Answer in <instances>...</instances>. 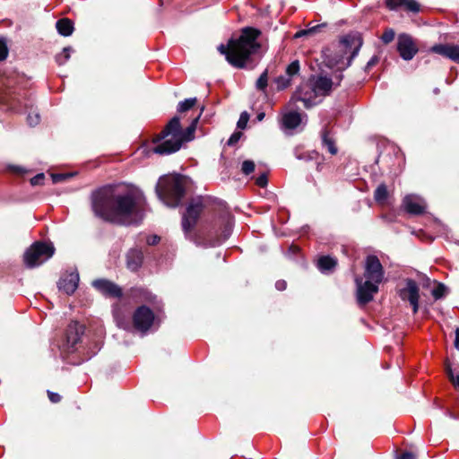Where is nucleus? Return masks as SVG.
Returning a JSON list of instances; mask_svg holds the SVG:
<instances>
[{
    "mask_svg": "<svg viewBox=\"0 0 459 459\" xmlns=\"http://www.w3.org/2000/svg\"><path fill=\"white\" fill-rule=\"evenodd\" d=\"M195 103H196L195 98L185 100L184 101H182L178 104V111L185 112V111L190 109L191 108H193L195 105Z\"/></svg>",
    "mask_w": 459,
    "mask_h": 459,
    "instance_id": "a878e982",
    "label": "nucleus"
},
{
    "mask_svg": "<svg viewBox=\"0 0 459 459\" xmlns=\"http://www.w3.org/2000/svg\"><path fill=\"white\" fill-rule=\"evenodd\" d=\"M397 50L404 60H411L418 52V47L408 34H401L397 40Z\"/></svg>",
    "mask_w": 459,
    "mask_h": 459,
    "instance_id": "9b49d317",
    "label": "nucleus"
},
{
    "mask_svg": "<svg viewBox=\"0 0 459 459\" xmlns=\"http://www.w3.org/2000/svg\"><path fill=\"white\" fill-rule=\"evenodd\" d=\"M264 113H260V114H258V116H257V119H258L259 121H262V120L264 119Z\"/></svg>",
    "mask_w": 459,
    "mask_h": 459,
    "instance_id": "603ef678",
    "label": "nucleus"
},
{
    "mask_svg": "<svg viewBox=\"0 0 459 459\" xmlns=\"http://www.w3.org/2000/svg\"><path fill=\"white\" fill-rule=\"evenodd\" d=\"M364 277L356 278L357 299L359 304H367L373 299L374 295L378 291V285L384 278V271L379 259L375 255H369L366 259Z\"/></svg>",
    "mask_w": 459,
    "mask_h": 459,
    "instance_id": "20e7f679",
    "label": "nucleus"
},
{
    "mask_svg": "<svg viewBox=\"0 0 459 459\" xmlns=\"http://www.w3.org/2000/svg\"><path fill=\"white\" fill-rule=\"evenodd\" d=\"M336 264V260L330 256H322L318 260V267L322 272L332 270Z\"/></svg>",
    "mask_w": 459,
    "mask_h": 459,
    "instance_id": "b1692460",
    "label": "nucleus"
},
{
    "mask_svg": "<svg viewBox=\"0 0 459 459\" xmlns=\"http://www.w3.org/2000/svg\"><path fill=\"white\" fill-rule=\"evenodd\" d=\"M241 169L244 174L248 175L255 170V163L252 160H245Z\"/></svg>",
    "mask_w": 459,
    "mask_h": 459,
    "instance_id": "c756f323",
    "label": "nucleus"
},
{
    "mask_svg": "<svg viewBox=\"0 0 459 459\" xmlns=\"http://www.w3.org/2000/svg\"><path fill=\"white\" fill-rule=\"evenodd\" d=\"M299 71V64L298 61H294L291 64H290L286 69V73L288 75V78L290 79L291 76L297 74Z\"/></svg>",
    "mask_w": 459,
    "mask_h": 459,
    "instance_id": "cd10ccee",
    "label": "nucleus"
},
{
    "mask_svg": "<svg viewBox=\"0 0 459 459\" xmlns=\"http://www.w3.org/2000/svg\"><path fill=\"white\" fill-rule=\"evenodd\" d=\"M153 320L152 311L145 306L140 307L133 316L134 326L141 332H146L152 325Z\"/></svg>",
    "mask_w": 459,
    "mask_h": 459,
    "instance_id": "9d476101",
    "label": "nucleus"
},
{
    "mask_svg": "<svg viewBox=\"0 0 459 459\" xmlns=\"http://www.w3.org/2000/svg\"><path fill=\"white\" fill-rule=\"evenodd\" d=\"M8 56V48L6 42L0 39V61L6 59Z\"/></svg>",
    "mask_w": 459,
    "mask_h": 459,
    "instance_id": "72a5a7b5",
    "label": "nucleus"
},
{
    "mask_svg": "<svg viewBox=\"0 0 459 459\" xmlns=\"http://www.w3.org/2000/svg\"><path fill=\"white\" fill-rule=\"evenodd\" d=\"M127 267L135 271L142 264L143 261V254L139 250H131L127 254Z\"/></svg>",
    "mask_w": 459,
    "mask_h": 459,
    "instance_id": "aec40b11",
    "label": "nucleus"
},
{
    "mask_svg": "<svg viewBox=\"0 0 459 459\" xmlns=\"http://www.w3.org/2000/svg\"><path fill=\"white\" fill-rule=\"evenodd\" d=\"M159 240H160V238L158 236H152V237L148 238L147 243L149 245H155L158 243Z\"/></svg>",
    "mask_w": 459,
    "mask_h": 459,
    "instance_id": "a18cd8bd",
    "label": "nucleus"
},
{
    "mask_svg": "<svg viewBox=\"0 0 459 459\" xmlns=\"http://www.w3.org/2000/svg\"><path fill=\"white\" fill-rule=\"evenodd\" d=\"M241 136V133H234L229 139L228 144L232 145L236 143Z\"/></svg>",
    "mask_w": 459,
    "mask_h": 459,
    "instance_id": "79ce46f5",
    "label": "nucleus"
},
{
    "mask_svg": "<svg viewBox=\"0 0 459 459\" xmlns=\"http://www.w3.org/2000/svg\"><path fill=\"white\" fill-rule=\"evenodd\" d=\"M79 282V274L76 272L65 273L58 281V289L67 295L73 294Z\"/></svg>",
    "mask_w": 459,
    "mask_h": 459,
    "instance_id": "dca6fc26",
    "label": "nucleus"
},
{
    "mask_svg": "<svg viewBox=\"0 0 459 459\" xmlns=\"http://www.w3.org/2000/svg\"><path fill=\"white\" fill-rule=\"evenodd\" d=\"M309 87H313L309 81L302 83L292 97V100L302 101L307 108L320 102L321 100L318 95H314V92Z\"/></svg>",
    "mask_w": 459,
    "mask_h": 459,
    "instance_id": "1a4fd4ad",
    "label": "nucleus"
},
{
    "mask_svg": "<svg viewBox=\"0 0 459 459\" xmlns=\"http://www.w3.org/2000/svg\"><path fill=\"white\" fill-rule=\"evenodd\" d=\"M199 117L200 115L193 120L185 132L182 131L179 117H174L154 139L155 146L152 148V152L168 155L178 152L183 142L191 141L194 138Z\"/></svg>",
    "mask_w": 459,
    "mask_h": 459,
    "instance_id": "7ed1b4c3",
    "label": "nucleus"
},
{
    "mask_svg": "<svg viewBox=\"0 0 459 459\" xmlns=\"http://www.w3.org/2000/svg\"><path fill=\"white\" fill-rule=\"evenodd\" d=\"M287 283L284 281H278L276 282V288L279 290H284L286 289Z\"/></svg>",
    "mask_w": 459,
    "mask_h": 459,
    "instance_id": "c03bdc74",
    "label": "nucleus"
},
{
    "mask_svg": "<svg viewBox=\"0 0 459 459\" xmlns=\"http://www.w3.org/2000/svg\"><path fill=\"white\" fill-rule=\"evenodd\" d=\"M401 298L403 300H408L412 307L413 313L418 311L419 307V288L415 281H407L406 287L401 290Z\"/></svg>",
    "mask_w": 459,
    "mask_h": 459,
    "instance_id": "ddd939ff",
    "label": "nucleus"
},
{
    "mask_svg": "<svg viewBox=\"0 0 459 459\" xmlns=\"http://www.w3.org/2000/svg\"><path fill=\"white\" fill-rule=\"evenodd\" d=\"M318 29H319V26H315V27H312V28H310L308 30H304L299 31V32L296 33L295 37L299 38V37H301V36H304V35L313 34Z\"/></svg>",
    "mask_w": 459,
    "mask_h": 459,
    "instance_id": "4c0bfd02",
    "label": "nucleus"
},
{
    "mask_svg": "<svg viewBox=\"0 0 459 459\" xmlns=\"http://www.w3.org/2000/svg\"><path fill=\"white\" fill-rule=\"evenodd\" d=\"M92 285L100 293L108 297L117 298L122 294L121 289L108 280H96L92 282Z\"/></svg>",
    "mask_w": 459,
    "mask_h": 459,
    "instance_id": "f3484780",
    "label": "nucleus"
},
{
    "mask_svg": "<svg viewBox=\"0 0 459 459\" xmlns=\"http://www.w3.org/2000/svg\"><path fill=\"white\" fill-rule=\"evenodd\" d=\"M431 50L437 54L446 56L455 62L459 63V46L453 44H438L431 48Z\"/></svg>",
    "mask_w": 459,
    "mask_h": 459,
    "instance_id": "a211bd4d",
    "label": "nucleus"
},
{
    "mask_svg": "<svg viewBox=\"0 0 459 459\" xmlns=\"http://www.w3.org/2000/svg\"><path fill=\"white\" fill-rule=\"evenodd\" d=\"M341 80V74L336 77L335 82L326 76L312 77L309 79V82L313 87H309V89L312 90L314 95H318L321 99L330 93L333 85H339Z\"/></svg>",
    "mask_w": 459,
    "mask_h": 459,
    "instance_id": "6e6552de",
    "label": "nucleus"
},
{
    "mask_svg": "<svg viewBox=\"0 0 459 459\" xmlns=\"http://www.w3.org/2000/svg\"><path fill=\"white\" fill-rule=\"evenodd\" d=\"M378 59L377 57L374 56L372 57L367 64V68H369L373 65H375L377 63Z\"/></svg>",
    "mask_w": 459,
    "mask_h": 459,
    "instance_id": "09e8293b",
    "label": "nucleus"
},
{
    "mask_svg": "<svg viewBox=\"0 0 459 459\" xmlns=\"http://www.w3.org/2000/svg\"><path fill=\"white\" fill-rule=\"evenodd\" d=\"M397 459H415V456L411 453H403Z\"/></svg>",
    "mask_w": 459,
    "mask_h": 459,
    "instance_id": "49530a36",
    "label": "nucleus"
},
{
    "mask_svg": "<svg viewBox=\"0 0 459 459\" xmlns=\"http://www.w3.org/2000/svg\"><path fill=\"white\" fill-rule=\"evenodd\" d=\"M55 248L50 244L36 242L24 253L23 261L28 268L40 265L54 255Z\"/></svg>",
    "mask_w": 459,
    "mask_h": 459,
    "instance_id": "0eeeda50",
    "label": "nucleus"
},
{
    "mask_svg": "<svg viewBox=\"0 0 459 459\" xmlns=\"http://www.w3.org/2000/svg\"><path fill=\"white\" fill-rule=\"evenodd\" d=\"M446 374H447L450 381L453 383V385L455 387L459 388V374L455 375L449 365L446 366Z\"/></svg>",
    "mask_w": 459,
    "mask_h": 459,
    "instance_id": "c85d7f7f",
    "label": "nucleus"
},
{
    "mask_svg": "<svg viewBox=\"0 0 459 459\" xmlns=\"http://www.w3.org/2000/svg\"><path fill=\"white\" fill-rule=\"evenodd\" d=\"M362 46V39L359 35H347L338 45V50L333 57H329L327 65L331 67L338 66L344 69L350 65L351 59L358 54Z\"/></svg>",
    "mask_w": 459,
    "mask_h": 459,
    "instance_id": "423d86ee",
    "label": "nucleus"
},
{
    "mask_svg": "<svg viewBox=\"0 0 459 459\" xmlns=\"http://www.w3.org/2000/svg\"><path fill=\"white\" fill-rule=\"evenodd\" d=\"M255 183L260 187H264L267 185V176L266 174H262L255 179Z\"/></svg>",
    "mask_w": 459,
    "mask_h": 459,
    "instance_id": "ea45409f",
    "label": "nucleus"
},
{
    "mask_svg": "<svg viewBox=\"0 0 459 459\" xmlns=\"http://www.w3.org/2000/svg\"><path fill=\"white\" fill-rule=\"evenodd\" d=\"M260 35L261 31L255 28H243L238 39H230L226 46L221 44L218 50L231 65L243 68L250 56L259 50L261 45L257 39Z\"/></svg>",
    "mask_w": 459,
    "mask_h": 459,
    "instance_id": "f03ea898",
    "label": "nucleus"
},
{
    "mask_svg": "<svg viewBox=\"0 0 459 459\" xmlns=\"http://www.w3.org/2000/svg\"><path fill=\"white\" fill-rule=\"evenodd\" d=\"M249 116L247 112H243L238 121V127L244 129L248 122Z\"/></svg>",
    "mask_w": 459,
    "mask_h": 459,
    "instance_id": "c9c22d12",
    "label": "nucleus"
},
{
    "mask_svg": "<svg viewBox=\"0 0 459 459\" xmlns=\"http://www.w3.org/2000/svg\"><path fill=\"white\" fill-rule=\"evenodd\" d=\"M455 346L459 351V328L455 331Z\"/></svg>",
    "mask_w": 459,
    "mask_h": 459,
    "instance_id": "8fccbe9b",
    "label": "nucleus"
},
{
    "mask_svg": "<svg viewBox=\"0 0 459 459\" xmlns=\"http://www.w3.org/2000/svg\"><path fill=\"white\" fill-rule=\"evenodd\" d=\"M202 210L203 205L201 201H194L189 204L182 222V226L185 231H189L192 230V228L196 223Z\"/></svg>",
    "mask_w": 459,
    "mask_h": 459,
    "instance_id": "f8f14e48",
    "label": "nucleus"
},
{
    "mask_svg": "<svg viewBox=\"0 0 459 459\" xmlns=\"http://www.w3.org/2000/svg\"><path fill=\"white\" fill-rule=\"evenodd\" d=\"M385 4L393 11L403 10L413 13L420 11V4L415 0H385Z\"/></svg>",
    "mask_w": 459,
    "mask_h": 459,
    "instance_id": "2eb2a0df",
    "label": "nucleus"
},
{
    "mask_svg": "<svg viewBox=\"0 0 459 459\" xmlns=\"http://www.w3.org/2000/svg\"><path fill=\"white\" fill-rule=\"evenodd\" d=\"M82 333V327L79 325L77 323L69 325L67 333H66V342L68 348L74 347L80 341L81 333Z\"/></svg>",
    "mask_w": 459,
    "mask_h": 459,
    "instance_id": "6ab92c4d",
    "label": "nucleus"
},
{
    "mask_svg": "<svg viewBox=\"0 0 459 459\" xmlns=\"http://www.w3.org/2000/svg\"><path fill=\"white\" fill-rule=\"evenodd\" d=\"M394 35H395V33H394V30H392V29H387V30H385V32L383 33V35H382L381 39H382V40H383L385 44H387V43H389V42H391V41H393V40H394Z\"/></svg>",
    "mask_w": 459,
    "mask_h": 459,
    "instance_id": "2f4dec72",
    "label": "nucleus"
},
{
    "mask_svg": "<svg viewBox=\"0 0 459 459\" xmlns=\"http://www.w3.org/2000/svg\"><path fill=\"white\" fill-rule=\"evenodd\" d=\"M188 179L186 177L171 174L160 178L156 193L159 198L169 207H176L185 194Z\"/></svg>",
    "mask_w": 459,
    "mask_h": 459,
    "instance_id": "39448f33",
    "label": "nucleus"
},
{
    "mask_svg": "<svg viewBox=\"0 0 459 459\" xmlns=\"http://www.w3.org/2000/svg\"><path fill=\"white\" fill-rule=\"evenodd\" d=\"M27 120L30 126H36L39 122V115L38 113L30 114Z\"/></svg>",
    "mask_w": 459,
    "mask_h": 459,
    "instance_id": "e433bc0d",
    "label": "nucleus"
},
{
    "mask_svg": "<svg viewBox=\"0 0 459 459\" xmlns=\"http://www.w3.org/2000/svg\"><path fill=\"white\" fill-rule=\"evenodd\" d=\"M322 142L324 147H325L332 155H335L338 152V149L335 145V140L329 132H325L323 134Z\"/></svg>",
    "mask_w": 459,
    "mask_h": 459,
    "instance_id": "4be33fe9",
    "label": "nucleus"
},
{
    "mask_svg": "<svg viewBox=\"0 0 459 459\" xmlns=\"http://www.w3.org/2000/svg\"><path fill=\"white\" fill-rule=\"evenodd\" d=\"M56 29L63 36H70L73 33V23L68 19H61L56 22Z\"/></svg>",
    "mask_w": 459,
    "mask_h": 459,
    "instance_id": "5701e85b",
    "label": "nucleus"
},
{
    "mask_svg": "<svg viewBox=\"0 0 459 459\" xmlns=\"http://www.w3.org/2000/svg\"><path fill=\"white\" fill-rule=\"evenodd\" d=\"M48 398L52 403H58L61 400V397L58 394L48 392Z\"/></svg>",
    "mask_w": 459,
    "mask_h": 459,
    "instance_id": "37998d69",
    "label": "nucleus"
},
{
    "mask_svg": "<svg viewBox=\"0 0 459 459\" xmlns=\"http://www.w3.org/2000/svg\"><path fill=\"white\" fill-rule=\"evenodd\" d=\"M403 205L404 209L411 214H421L425 212L426 203L419 195H408L403 198Z\"/></svg>",
    "mask_w": 459,
    "mask_h": 459,
    "instance_id": "4468645a",
    "label": "nucleus"
},
{
    "mask_svg": "<svg viewBox=\"0 0 459 459\" xmlns=\"http://www.w3.org/2000/svg\"><path fill=\"white\" fill-rule=\"evenodd\" d=\"M44 179V174L40 173L30 179V183L33 186L39 185Z\"/></svg>",
    "mask_w": 459,
    "mask_h": 459,
    "instance_id": "a19ab883",
    "label": "nucleus"
},
{
    "mask_svg": "<svg viewBox=\"0 0 459 459\" xmlns=\"http://www.w3.org/2000/svg\"><path fill=\"white\" fill-rule=\"evenodd\" d=\"M277 88L282 90L290 84V79L288 77L281 76L276 80Z\"/></svg>",
    "mask_w": 459,
    "mask_h": 459,
    "instance_id": "473e14b6",
    "label": "nucleus"
},
{
    "mask_svg": "<svg viewBox=\"0 0 459 459\" xmlns=\"http://www.w3.org/2000/svg\"><path fill=\"white\" fill-rule=\"evenodd\" d=\"M143 201L142 192L134 186L104 187L92 195L96 216L117 224H128Z\"/></svg>",
    "mask_w": 459,
    "mask_h": 459,
    "instance_id": "f257e3e1",
    "label": "nucleus"
},
{
    "mask_svg": "<svg viewBox=\"0 0 459 459\" xmlns=\"http://www.w3.org/2000/svg\"><path fill=\"white\" fill-rule=\"evenodd\" d=\"M446 288L444 284H438L433 290L432 295L435 299L442 298L446 293Z\"/></svg>",
    "mask_w": 459,
    "mask_h": 459,
    "instance_id": "7c9ffc66",
    "label": "nucleus"
},
{
    "mask_svg": "<svg viewBox=\"0 0 459 459\" xmlns=\"http://www.w3.org/2000/svg\"><path fill=\"white\" fill-rule=\"evenodd\" d=\"M10 169H12L13 171L17 172V173L22 171V169L20 167H11Z\"/></svg>",
    "mask_w": 459,
    "mask_h": 459,
    "instance_id": "3c124183",
    "label": "nucleus"
},
{
    "mask_svg": "<svg viewBox=\"0 0 459 459\" xmlns=\"http://www.w3.org/2000/svg\"><path fill=\"white\" fill-rule=\"evenodd\" d=\"M116 320L119 327L126 328L128 326V325L124 323L117 315L116 316Z\"/></svg>",
    "mask_w": 459,
    "mask_h": 459,
    "instance_id": "de8ad7c7",
    "label": "nucleus"
},
{
    "mask_svg": "<svg viewBox=\"0 0 459 459\" xmlns=\"http://www.w3.org/2000/svg\"><path fill=\"white\" fill-rule=\"evenodd\" d=\"M71 174H52V179L54 183H58L65 178H70Z\"/></svg>",
    "mask_w": 459,
    "mask_h": 459,
    "instance_id": "58836bf2",
    "label": "nucleus"
},
{
    "mask_svg": "<svg viewBox=\"0 0 459 459\" xmlns=\"http://www.w3.org/2000/svg\"><path fill=\"white\" fill-rule=\"evenodd\" d=\"M72 48L67 47L63 49V52L56 56V59L59 65H64L70 58V52Z\"/></svg>",
    "mask_w": 459,
    "mask_h": 459,
    "instance_id": "bb28decb",
    "label": "nucleus"
},
{
    "mask_svg": "<svg viewBox=\"0 0 459 459\" xmlns=\"http://www.w3.org/2000/svg\"><path fill=\"white\" fill-rule=\"evenodd\" d=\"M266 85H267V73L264 72L258 78V80L256 82V86H257V88L263 90L266 87Z\"/></svg>",
    "mask_w": 459,
    "mask_h": 459,
    "instance_id": "f704fd0d",
    "label": "nucleus"
},
{
    "mask_svg": "<svg viewBox=\"0 0 459 459\" xmlns=\"http://www.w3.org/2000/svg\"><path fill=\"white\" fill-rule=\"evenodd\" d=\"M301 122L300 115L298 112H289L284 114L282 124L286 128L293 129Z\"/></svg>",
    "mask_w": 459,
    "mask_h": 459,
    "instance_id": "412c9836",
    "label": "nucleus"
},
{
    "mask_svg": "<svg viewBox=\"0 0 459 459\" xmlns=\"http://www.w3.org/2000/svg\"><path fill=\"white\" fill-rule=\"evenodd\" d=\"M375 200L379 204H384L388 196L387 187L385 184L379 185L375 191Z\"/></svg>",
    "mask_w": 459,
    "mask_h": 459,
    "instance_id": "393cba45",
    "label": "nucleus"
}]
</instances>
